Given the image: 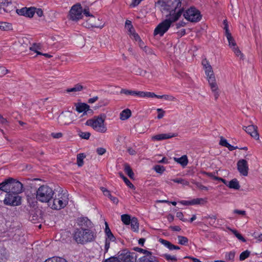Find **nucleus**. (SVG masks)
Listing matches in <instances>:
<instances>
[{
	"mask_svg": "<svg viewBox=\"0 0 262 262\" xmlns=\"http://www.w3.org/2000/svg\"><path fill=\"white\" fill-rule=\"evenodd\" d=\"M155 6L166 17L174 16L179 12L181 15L183 11L181 8V0H158Z\"/></svg>",
	"mask_w": 262,
	"mask_h": 262,
	"instance_id": "1",
	"label": "nucleus"
},
{
	"mask_svg": "<svg viewBox=\"0 0 262 262\" xmlns=\"http://www.w3.org/2000/svg\"><path fill=\"white\" fill-rule=\"evenodd\" d=\"M55 193L52 188L47 185H42L37 188L34 193L35 198L34 197V195H33V198H31L29 194L27 195V198L29 203H33L35 199L42 203H49Z\"/></svg>",
	"mask_w": 262,
	"mask_h": 262,
	"instance_id": "2",
	"label": "nucleus"
},
{
	"mask_svg": "<svg viewBox=\"0 0 262 262\" xmlns=\"http://www.w3.org/2000/svg\"><path fill=\"white\" fill-rule=\"evenodd\" d=\"M96 233L90 229L76 228L73 233L74 241L78 244L85 245L94 242Z\"/></svg>",
	"mask_w": 262,
	"mask_h": 262,
	"instance_id": "3",
	"label": "nucleus"
},
{
	"mask_svg": "<svg viewBox=\"0 0 262 262\" xmlns=\"http://www.w3.org/2000/svg\"><path fill=\"white\" fill-rule=\"evenodd\" d=\"M181 16L180 12L176 14L174 16L166 18L165 20L160 23L155 29L154 31V35L155 36L159 35L160 37L163 36L173 22L177 21Z\"/></svg>",
	"mask_w": 262,
	"mask_h": 262,
	"instance_id": "4",
	"label": "nucleus"
},
{
	"mask_svg": "<svg viewBox=\"0 0 262 262\" xmlns=\"http://www.w3.org/2000/svg\"><path fill=\"white\" fill-rule=\"evenodd\" d=\"M53 201L49 202V206L53 209L59 210L63 208L68 203V195L67 193H63L60 190L57 194L52 198Z\"/></svg>",
	"mask_w": 262,
	"mask_h": 262,
	"instance_id": "5",
	"label": "nucleus"
},
{
	"mask_svg": "<svg viewBox=\"0 0 262 262\" xmlns=\"http://www.w3.org/2000/svg\"><path fill=\"white\" fill-rule=\"evenodd\" d=\"M105 118V115H101L88 120L85 124L91 126L96 132L104 133L107 130V128L104 123Z\"/></svg>",
	"mask_w": 262,
	"mask_h": 262,
	"instance_id": "6",
	"label": "nucleus"
},
{
	"mask_svg": "<svg viewBox=\"0 0 262 262\" xmlns=\"http://www.w3.org/2000/svg\"><path fill=\"white\" fill-rule=\"evenodd\" d=\"M205 70V74L210 86L215 99L216 100L219 97V93L218 91V86L216 82L215 78L212 70V67H206Z\"/></svg>",
	"mask_w": 262,
	"mask_h": 262,
	"instance_id": "7",
	"label": "nucleus"
},
{
	"mask_svg": "<svg viewBox=\"0 0 262 262\" xmlns=\"http://www.w3.org/2000/svg\"><path fill=\"white\" fill-rule=\"evenodd\" d=\"M183 15L187 20L192 23L198 22L202 18L200 12L194 7L188 9Z\"/></svg>",
	"mask_w": 262,
	"mask_h": 262,
	"instance_id": "8",
	"label": "nucleus"
},
{
	"mask_svg": "<svg viewBox=\"0 0 262 262\" xmlns=\"http://www.w3.org/2000/svg\"><path fill=\"white\" fill-rule=\"evenodd\" d=\"M4 204L6 205L11 206H19L21 204V197L16 193H6Z\"/></svg>",
	"mask_w": 262,
	"mask_h": 262,
	"instance_id": "9",
	"label": "nucleus"
},
{
	"mask_svg": "<svg viewBox=\"0 0 262 262\" xmlns=\"http://www.w3.org/2000/svg\"><path fill=\"white\" fill-rule=\"evenodd\" d=\"M82 8L80 4H77L74 5L70 11L69 14L70 19L77 21L82 18Z\"/></svg>",
	"mask_w": 262,
	"mask_h": 262,
	"instance_id": "10",
	"label": "nucleus"
},
{
	"mask_svg": "<svg viewBox=\"0 0 262 262\" xmlns=\"http://www.w3.org/2000/svg\"><path fill=\"white\" fill-rule=\"evenodd\" d=\"M135 257H136L135 253H130L123 251L118 253V260L120 262H134Z\"/></svg>",
	"mask_w": 262,
	"mask_h": 262,
	"instance_id": "11",
	"label": "nucleus"
},
{
	"mask_svg": "<svg viewBox=\"0 0 262 262\" xmlns=\"http://www.w3.org/2000/svg\"><path fill=\"white\" fill-rule=\"evenodd\" d=\"M11 181V192L18 194L21 193L23 190V185L18 181H16L13 178H10Z\"/></svg>",
	"mask_w": 262,
	"mask_h": 262,
	"instance_id": "12",
	"label": "nucleus"
},
{
	"mask_svg": "<svg viewBox=\"0 0 262 262\" xmlns=\"http://www.w3.org/2000/svg\"><path fill=\"white\" fill-rule=\"evenodd\" d=\"M237 168L239 172L244 176L248 174L249 167L247 161L244 159L239 160L237 163Z\"/></svg>",
	"mask_w": 262,
	"mask_h": 262,
	"instance_id": "13",
	"label": "nucleus"
},
{
	"mask_svg": "<svg viewBox=\"0 0 262 262\" xmlns=\"http://www.w3.org/2000/svg\"><path fill=\"white\" fill-rule=\"evenodd\" d=\"M72 121V113L70 112H67L64 113H62L58 117V123L61 125H68Z\"/></svg>",
	"mask_w": 262,
	"mask_h": 262,
	"instance_id": "14",
	"label": "nucleus"
},
{
	"mask_svg": "<svg viewBox=\"0 0 262 262\" xmlns=\"http://www.w3.org/2000/svg\"><path fill=\"white\" fill-rule=\"evenodd\" d=\"M35 10L36 9L34 8L31 7L27 8L26 7H24L20 9H16V12L20 15L32 17L35 13Z\"/></svg>",
	"mask_w": 262,
	"mask_h": 262,
	"instance_id": "15",
	"label": "nucleus"
},
{
	"mask_svg": "<svg viewBox=\"0 0 262 262\" xmlns=\"http://www.w3.org/2000/svg\"><path fill=\"white\" fill-rule=\"evenodd\" d=\"M78 225L80 227V228L90 229L92 227V223L86 217H81L78 219Z\"/></svg>",
	"mask_w": 262,
	"mask_h": 262,
	"instance_id": "16",
	"label": "nucleus"
},
{
	"mask_svg": "<svg viewBox=\"0 0 262 262\" xmlns=\"http://www.w3.org/2000/svg\"><path fill=\"white\" fill-rule=\"evenodd\" d=\"M243 129L250 136L256 139H259V134L257 132V127L254 125L244 126Z\"/></svg>",
	"mask_w": 262,
	"mask_h": 262,
	"instance_id": "17",
	"label": "nucleus"
},
{
	"mask_svg": "<svg viewBox=\"0 0 262 262\" xmlns=\"http://www.w3.org/2000/svg\"><path fill=\"white\" fill-rule=\"evenodd\" d=\"M2 6H3V11L7 13H10L16 9V7L11 2H8L7 0L2 1Z\"/></svg>",
	"mask_w": 262,
	"mask_h": 262,
	"instance_id": "18",
	"label": "nucleus"
},
{
	"mask_svg": "<svg viewBox=\"0 0 262 262\" xmlns=\"http://www.w3.org/2000/svg\"><path fill=\"white\" fill-rule=\"evenodd\" d=\"M177 136V134H172V133L161 134H158V135H156L155 136H152V140L160 141V140L170 139L172 137H175Z\"/></svg>",
	"mask_w": 262,
	"mask_h": 262,
	"instance_id": "19",
	"label": "nucleus"
},
{
	"mask_svg": "<svg viewBox=\"0 0 262 262\" xmlns=\"http://www.w3.org/2000/svg\"><path fill=\"white\" fill-rule=\"evenodd\" d=\"M11 182L9 178L0 183V190L4 191L6 193L11 192Z\"/></svg>",
	"mask_w": 262,
	"mask_h": 262,
	"instance_id": "20",
	"label": "nucleus"
},
{
	"mask_svg": "<svg viewBox=\"0 0 262 262\" xmlns=\"http://www.w3.org/2000/svg\"><path fill=\"white\" fill-rule=\"evenodd\" d=\"M137 262H159L157 258L152 255V253L144 255L139 258Z\"/></svg>",
	"mask_w": 262,
	"mask_h": 262,
	"instance_id": "21",
	"label": "nucleus"
},
{
	"mask_svg": "<svg viewBox=\"0 0 262 262\" xmlns=\"http://www.w3.org/2000/svg\"><path fill=\"white\" fill-rule=\"evenodd\" d=\"M76 110L79 112V113H86L89 110L90 106L88 104L85 103H76Z\"/></svg>",
	"mask_w": 262,
	"mask_h": 262,
	"instance_id": "22",
	"label": "nucleus"
},
{
	"mask_svg": "<svg viewBox=\"0 0 262 262\" xmlns=\"http://www.w3.org/2000/svg\"><path fill=\"white\" fill-rule=\"evenodd\" d=\"M227 186L231 189L238 190L240 188L239 182L236 179L231 180L228 184Z\"/></svg>",
	"mask_w": 262,
	"mask_h": 262,
	"instance_id": "23",
	"label": "nucleus"
},
{
	"mask_svg": "<svg viewBox=\"0 0 262 262\" xmlns=\"http://www.w3.org/2000/svg\"><path fill=\"white\" fill-rule=\"evenodd\" d=\"M105 234L106 235V238H108L110 240H112V242H114L115 241L116 238L113 233H112L108 225L106 222L105 223Z\"/></svg>",
	"mask_w": 262,
	"mask_h": 262,
	"instance_id": "24",
	"label": "nucleus"
},
{
	"mask_svg": "<svg viewBox=\"0 0 262 262\" xmlns=\"http://www.w3.org/2000/svg\"><path fill=\"white\" fill-rule=\"evenodd\" d=\"M132 115L131 111L129 109H125L122 111L120 115V118L122 120H125L129 118Z\"/></svg>",
	"mask_w": 262,
	"mask_h": 262,
	"instance_id": "25",
	"label": "nucleus"
},
{
	"mask_svg": "<svg viewBox=\"0 0 262 262\" xmlns=\"http://www.w3.org/2000/svg\"><path fill=\"white\" fill-rule=\"evenodd\" d=\"M174 160L176 162L180 164L183 166H186L188 162L187 157L186 155L182 156L179 158H174Z\"/></svg>",
	"mask_w": 262,
	"mask_h": 262,
	"instance_id": "26",
	"label": "nucleus"
},
{
	"mask_svg": "<svg viewBox=\"0 0 262 262\" xmlns=\"http://www.w3.org/2000/svg\"><path fill=\"white\" fill-rule=\"evenodd\" d=\"M132 229L134 232H138L139 230V223L136 217H133L130 222Z\"/></svg>",
	"mask_w": 262,
	"mask_h": 262,
	"instance_id": "27",
	"label": "nucleus"
},
{
	"mask_svg": "<svg viewBox=\"0 0 262 262\" xmlns=\"http://www.w3.org/2000/svg\"><path fill=\"white\" fill-rule=\"evenodd\" d=\"M124 170L128 177L133 179L134 175V172L128 164L125 163L124 165Z\"/></svg>",
	"mask_w": 262,
	"mask_h": 262,
	"instance_id": "28",
	"label": "nucleus"
},
{
	"mask_svg": "<svg viewBox=\"0 0 262 262\" xmlns=\"http://www.w3.org/2000/svg\"><path fill=\"white\" fill-rule=\"evenodd\" d=\"M120 93L126 95L137 96L138 97V94H139V91H132L126 89H122L120 91Z\"/></svg>",
	"mask_w": 262,
	"mask_h": 262,
	"instance_id": "29",
	"label": "nucleus"
},
{
	"mask_svg": "<svg viewBox=\"0 0 262 262\" xmlns=\"http://www.w3.org/2000/svg\"><path fill=\"white\" fill-rule=\"evenodd\" d=\"M155 96H156V94L152 92L139 91V94H138V97H139L153 98L155 97Z\"/></svg>",
	"mask_w": 262,
	"mask_h": 262,
	"instance_id": "30",
	"label": "nucleus"
},
{
	"mask_svg": "<svg viewBox=\"0 0 262 262\" xmlns=\"http://www.w3.org/2000/svg\"><path fill=\"white\" fill-rule=\"evenodd\" d=\"M78 135L82 139L88 140L90 138L91 136V133L90 132H83L81 130L78 129L77 130Z\"/></svg>",
	"mask_w": 262,
	"mask_h": 262,
	"instance_id": "31",
	"label": "nucleus"
},
{
	"mask_svg": "<svg viewBox=\"0 0 262 262\" xmlns=\"http://www.w3.org/2000/svg\"><path fill=\"white\" fill-rule=\"evenodd\" d=\"M120 177L123 180L125 183L130 188L135 189V187L134 185L129 181V180L125 177L122 172H119Z\"/></svg>",
	"mask_w": 262,
	"mask_h": 262,
	"instance_id": "32",
	"label": "nucleus"
},
{
	"mask_svg": "<svg viewBox=\"0 0 262 262\" xmlns=\"http://www.w3.org/2000/svg\"><path fill=\"white\" fill-rule=\"evenodd\" d=\"M85 155L83 154H79L77 156V164L79 167H81L83 164V159L85 158Z\"/></svg>",
	"mask_w": 262,
	"mask_h": 262,
	"instance_id": "33",
	"label": "nucleus"
},
{
	"mask_svg": "<svg viewBox=\"0 0 262 262\" xmlns=\"http://www.w3.org/2000/svg\"><path fill=\"white\" fill-rule=\"evenodd\" d=\"M30 50L36 53L37 55L42 54V53L39 51V50H41V46L39 43H33L32 46L30 47Z\"/></svg>",
	"mask_w": 262,
	"mask_h": 262,
	"instance_id": "34",
	"label": "nucleus"
},
{
	"mask_svg": "<svg viewBox=\"0 0 262 262\" xmlns=\"http://www.w3.org/2000/svg\"><path fill=\"white\" fill-rule=\"evenodd\" d=\"M83 89V86L80 84H77L74 85L73 88L68 89L66 91L68 93L76 92L81 91Z\"/></svg>",
	"mask_w": 262,
	"mask_h": 262,
	"instance_id": "35",
	"label": "nucleus"
},
{
	"mask_svg": "<svg viewBox=\"0 0 262 262\" xmlns=\"http://www.w3.org/2000/svg\"><path fill=\"white\" fill-rule=\"evenodd\" d=\"M44 262H67V261L61 257H53L47 259Z\"/></svg>",
	"mask_w": 262,
	"mask_h": 262,
	"instance_id": "36",
	"label": "nucleus"
},
{
	"mask_svg": "<svg viewBox=\"0 0 262 262\" xmlns=\"http://www.w3.org/2000/svg\"><path fill=\"white\" fill-rule=\"evenodd\" d=\"M122 222L125 225H129L132 220L130 216L128 214H123L121 216Z\"/></svg>",
	"mask_w": 262,
	"mask_h": 262,
	"instance_id": "37",
	"label": "nucleus"
},
{
	"mask_svg": "<svg viewBox=\"0 0 262 262\" xmlns=\"http://www.w3.org/2000/svg\"><path fill=\"white\" fill-rule=\"evenodd\" d=\"M178 244H179L180 245H186L188 243V239L185 236L178 235Z\"/></svg>",
	"mask_w": 262,
	"mask_h": 262,
	"instance_id": "38",
	"label": "nucleus"
},
{
	"mask_svg": "<svg viewBox=\"0 0 262 262\" xmlns=\"http://www.w3.org/2000/svg\"><path fill=\"white\" fill-rule=\"evenodd\" d=\"M125 28L127 29L129 34H131L135 32V29L132 25V22L129 20H126L125 21Z\"/></svg>",
	"mask_w": 262,
	"mask_h": 262,
	"instance_id": "39",
	"label": "nucleus"
},
{
	"mask_svg": "<svg viewBox=\"0 0 262 262\" xmlns=\"http://www.w3.org/2000/svg\"><path fill=\"white\" fill-rule=\"evenodd\" d=\"M226 36L228 39L229 46L230 47L233 48L234 46H236V42H235L234 38L231 36V34H228V35H226Z\"/></svg>",
	"mask_w": 262,
	"mask_h": 262,
	"instance_id": "40",
	"label": "nucleus"
},
{
	"mask_svg": "<svg viewBox=\"0 0 262 262\" xmlns=\"http://www.w3.org/2000/svg\"><path fill=\"white\" fill-rule=\"evenodd\" d=\"M230 231L235 235V236L240 241L245 242L246 241L245 238L239 233L236 230L230 229Z\"/></svg>",
	"mask_w": 262,
	"mask_h": 262,
	"instance_id": "41",
	"label": "nucleus"
},
{
	"mask_svg": "<svg viewBox=\"0 0 262 262\" xmlns=\"http://www.w3.org/2000/svg\"><path fill=\"white\" fill-rule=\"evenodd\" d=\"M250 254V252L248 250H246L240 254L239 260L243 261L248 258Z\"/></svg>",
	"mask_w": 262,
	"mask_h": 262,
	"instance_id": "42",
	"label": "nucleus"
},
{
	"mask_svg": "<svg viewBox=\"0 0 262 262\" xmlns=\"http://www.w3.org/2000/svg\"><path fill=\"white\" fill-rule=\"evenodd\" d=\"M154 169L158 173H162L165 171V168L164 166L160 165H156L154 167Z\"/></svg>",
	"mask_w": 262,
	"mask_h": 262,
	"instance_id": "43",
	"label": "nucleus"
},
{
	"mask_svg": "<svg viewBox=\"0 0 262 262\" xmlns=\"http://www.w3.org/2000/svg\"><path fill=\"white\" fill-rule=\"evenodd\" d=\"M235 256V252L234 251H230L227 253L225 255L226 260H233Z\"/></svg>",
	"mask_w": 262,
	"mask_h": 262,
	"instance_id": "44",
	"label": "nucleus"
},
{
	"mask_svg": "<svg viewBox=\"0 0 262 262\" xmlns=\"http://www.w3.org/2000/svg\"><path fill=\"white\" fill-rule=\"evenodd\" d=\"M40 217L36 214H31L29 216V220L32 222L35 223L38 221Z\"/></svg>",
	"mask_w": 262,
	"mask_h": 262,
	"instance_id": "45",
	"label": "nucleus"
},
{
	"mask_svg": "<svg viewBox=\"0 0 262 262\" xmlns=\"http://www.w3.org/2000/svg\"><path fill=\"white\" fill-rule=\"evenodd\" d=\"M172 181H173L175 183L182 184L183 185H189V182L188 181L184 180L182 179H173Z\"/></svg>",
	"mask_w": 262,
	"mask_h": 262,
	"instance_id": "46",
	"label": "nucleus"
},
{
	"mask_svg": "<svg viewBox=\"0 0 262 262\" xmlns=\"http://www.w3.org/2000/svg\"><path fill=\"white\" fill-rule=\"evenodd\" d=\"M134 250L140 253H142L145 254V255H148L151 253V252L147 251L146 250L139 248V247H135L134 248Z\"/></svg>",
	"mask_w": 262,
	"mask_h": 262,
	"instance_id": "47",
	"label": "nucleus"
},
{
	"mask_svg": "<svg viewBox=\"0 0 262 262\" xmlns=\"http://www.w3.org/2000/svg\"><path fill=\"white\" fill-rule=\"evenodd\" d=\"M105 195L108 196L114 203L117 204L118 203V199L117 198L112 196L110 191L107 194L105 193Z\"/></svg>",
	"mask_w": 262,
	"mask_h": 262,
	"instance_id": "48",
	"label": "nucleus"
},
{
	"mask_svg": "<svg viewBox=\"0 0 262 262\" xmlns=\"http://www.w3.org/2000/svg\"><path fill=\"white\" fill-rule=\"evenodd\" d=\"M9 70L4 67H0V77H3L9 72Z\"/></svg>",
	"mask_w": 262,
	"mask_h": 262,
	"instance_id": "49",
	"label": "nucleus"
},
{
	"mask_svg": "<svg viewBox=\"0 0 262 262\" xmlns=\"http://www.w3.org/2000/svg\"><path fill=\"white\" fill-rule=\"evenodd\" d=\"M223 24L224 25V29L225 30V35L230 34L231 33L229 32L228 25L226 19L224 20Z\"/></svg>",
	"mask_w": 262,
	"mask_h": 262,
	"instance_id": "50",
	"label": "nucleus"
},
{
	"mask_svg": "<svg viewBox=\"0 0 262 262\" xmlns=\"http://www.w3.org/2000/svg\"><path fill=\"white\" fill-rule=\"evenodd\" d=\"M232 50L237 56H241V58L242 57V54L238 47L234 46L232 48Z\"/></svg>",
	"mask_w": 262,
	"mask_h": 262,
	"instance_id": "51",
	"label": "nucleus"
},
{
	"mask_svg": "<svg viewBox=\"0 0 262 262\" xmlns=\"http://www.w3.org/2000/svg\"><path fill=\"white\" fill-rule=\"evenodd\" d=\"M202 201H203L202 199L198 198V199H193L189 202V204H191V205L199 204L201 203V202Z\"/></svg>",
	"mask_w": 262,
	"mask_h": 262,
	"instance_id": "52",
	"label": "nucleus"
},
{
	"mask_svg": "<svg viewBox=\"0 0 262 262\" xmlns=\"http://www.w3.org/2000/svg\"><path fill=\"white\" fill-rule=\"evenodd\" d=\"M0 29L3 30L9 29V24L5 22H0Z\"/></svg>",
	"mask_w": 262,
	"mask_h": 262,
	"instance_id": "53",
	"label": "nucleus"
},
{
	"mask_svg": "<svg viewBox=\"0 0 262 262\" xmlns=\"http://www.w3.org/2000/svg\"><path fill=\"white\" fill-rule=\"evenodd\" d=\"M164 258L167 260H171L175 261L177 260V258L174 256H171L169 254H165L164 256Z\"/></svg>",
	"mask_w": 262,
	"mask_h": 262,
	"instance_id": "54",
	"label": "nucleus"
},
{
	"mask_svg": "<svg viewBox=\"0 0 262 262\" xmlns=\"http://www.w3.org/2000/svg\"><path fill=\"white\" fill-rule=\"evenodd\" d=\"M164 99L165 100L170 101H176V99L174 97H173L172 95H164Z\"/></svg>",
	"mask_w": 262,
	"mask_h": 262,
	"instance_id": "55",
	"label": "nucleus"
},
{
	"mask_svg": "<svg viewBox=\"0 0 262 262\" xmlns=\"http://www.w3.org/2000/svg\"><path fill=\"white\" fill-rule=\"evenodd\" d=\"M195 185L196 187L201 190H208V188L204 185H203L201 183L199 182H195Z\"/></svg>",
	"mask_w": 262,
	"mask_h": 262,
	"instance_id": "56",
	"label": "nucleus"
},
{
	"mask_svg": "<svg viewBox=\"0 0 262 262\" xmlns=\"http://www.w3.org/2000/svg\"><path fill=\"white\" fill-rule=\"evenodd\" d=\"M96 152L99 155H103L106 152V149L102 147H99L97 148Z\"/></svg>",
	"mask_w": 262,
	"mask_h": 262,
	"instance_id": "57",
	"label": "nucleus"
},
{
	"mask_svg": "<svg viewBox=\"0 0 262 262\" xmlns=\"http://www.w3.org/2000/svg\"><path fill=\"white\" fill-rule=\"evenodd\" d=\"M0 123L3 124V125H8L9 124V121L7 120V119L4 118L3 117V116H2L1 114H0Z\"/></svg>",
	"mask_w": 262,
	"mask_h": 262,
	"instance_id": "58",
	"label": "nucleus"
},
{
	"mask_svg": "<svg viewBox=\"0 0 262 262\" xmlns=\"http://www.w3.org/2000/svg\"><path fill=\"white\" fill-rule=\"evenodd\" d=\"M157 111L158 112L159 114L157 116L158 119H161L163 117L165 112L163 111L161 108H158Z\"/></svg>",
	"mask_w": 262,
	"mask_h": 262,
	"instance_id": "59",
	"label": "nucleus"
},
{
	"mask_svg": "<svg viewBox=\"0 0 262 262\" xmlns=\"http://www.w3.org/2000/svg\"><path fill=\"white\" fill-rule=\"evenodd\" d=\"M220 144L223 146H225L226 147H227V146L228 145L229 143L227 142V141L226 139H224L223 137H222L221 138V140H220Z\"/></svg>",
	"mask_w": 262,
	"mask_h": 262,
	"instance_id": "60",
	"label": "nucleus"
},
{
	"mask_svg": "<svg viewBox=\"0 0 262 262\" xmlns=\"http://www.w3.org/2000/svg\"><path fill=\"white\" fill-rule=\"evenodd\" d=\"M62 136H63V135L61 133H52L51 134V136L55 139L60 138L62 137Z\"/></svg>",
	"mask_w": 262,
	"mask_h": 262,
	"instance_id": "61",
	"label": "nucleus"
},
{
	"mask_svg": "<svg viewBox=\"0 0 262 262\" xmlns=\"http://www.w3.org/2000/svg\"><path fill=\"white\" fill-rule=\"evenodd\" d=\"M112 241V240H110L108 238L105 239V252H107L110 248V242Z\"/></svg>",
	"mask_w": 262,
	"mask_h": 262,
	"instance_id": "62",
	"label": "nucleus"
},
{
	"mask_svg": "<svg viewBox=\"0 0 262 262\" xmlns=\"http://www.w3.org/2000/svg\"><path fill=\"white\" fill-rule=\"evenodd\" d=\"M104 262H120L117 257H112L106 259Z\"/></svg>",
	"mask_w": 262,
	"mask_h": 262,
	"instance_id": "63",
	"label": "nucleus"
},
{
	"mask_svg": "<svg viewBox=\"0 0 262 262\" xmlns=\"http://www.w3.org/2000/svg\"><path fill=\"white\" fill-rule=\"evenodd\" d=\"M202 63L204 69H206V67H211V65L206 59L203 60Z\"/></svg>",
	"mask_w": 262,
	"mask_h": 262,
	"instance_id": "64",
	"label": "nucleus"
}]
</instances>
